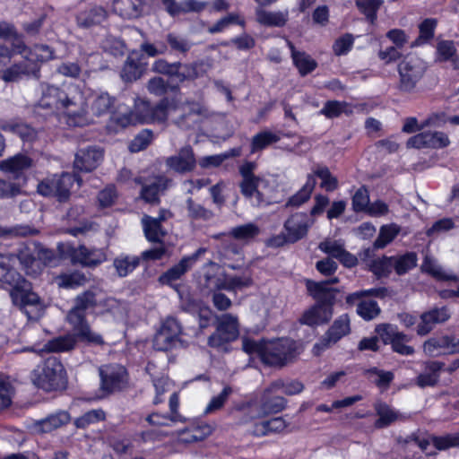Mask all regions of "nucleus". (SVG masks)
Masks as SVG:
<instances>
[{
	"label": "nucleus",
	"mask_w": 459,
	"mask_h": 459,
	"mask_svg": "<svg viewBox=\"0 0 459 459\" xmlns=\"http://www.w3.org/2000/svg\"><path fill=\"white\" fill-rule=\"evenodd\" d=\"M450 311L446 307H435L420 316V321L417 325V333L426 335L432 331L436 324H442L450 318Z\"/></svg>",
	"instance_id": "393cba45"
},
{
	"label": "nucleus",
	"mask_w": 459,
	"mask_h": 459,
	"mask_svg": "<svg viewBox=\"0 0 459 459\" xmlns=\"http://www.w3.org/2000/svg\"><path fill=\"white\" fill-rule=\"evenodd\" d=\"M117 307L118 302L116 299L111 298L104 299L100 290H89L75 298L74 305L67 315V320L82 341L92 344H102L101 335L91 331L87 324L85 312L100 307V312L114 313V308Z\"/></svg>",
	"instance_id": "f03ea898"
},
{
	"label": "nucleus",
	"mask_w": 459,
	"mask_h": 459,
	"mask_svg": "<svg viewBox=\"0 0 459 459\" xmlns=\"http://www.w3.org/2000/svg\"><path fill=\"white\" fill-rule=\"evenodd\" d=\"M281 139L280 135L271 131H263L255 134L252 139L251 152L255 153L263 150L270 144L278 142Z\"/></svg>",
	"instance_id": "603ef678"
},
{
	"label": "nucleus",
	"mask_w": 459,
	"mask_h": 459,
	"mask_svg": "<svg viewBox=\"0 0 459 459\" xmlns=\"http://www.w3.org/2000/svg\"><path fill=\"white\" fill-rule=\"evenodd\" d=\"M369 377L378 387L385 389L394 378L390 371H383L377 368L369 371Z\"/></svg>",
	"instance_id": "338daca9"
},
{
	"label": "nucleus",
	"mask_w": 459,
	"mask_h": 459,
	"mask_svg": "<svg viewBox=\"0 0 459 459\" xmlns=\"http://www.w3.org/2000/svg\"><path fill=\"white\" fill-rule=\"evenodd\" d=\"M188 216L195 220H209L212 213L204 208L202 205L195 204L192 199L186 201Z\"/></svg>",
	"instance_id": "774afa93"
},
{
	"label": "nucleus",
	"mask_w": 459,
	"mask_h": 459,
	"mask_svg": "<svg viewBox=\"0 0 459 459\" xmlns=\"http://www.w3.org/2000/svg\"><path fill=\"white\" fill-rule=\"evenodd\" d=\"M380 292L381 290L377 289L357 291L348 295L346 302L351 305L356 304L358 315L364 320L369 321L377 317L380 313L379 306L369 296H377Z\"/></svg>",
	"instance_id": "dca6fc26"
},
{
	"label": "nucleus",
	"mask_w": 459,
	"mask_h": 459,
	"mask_svg": "<svg viewBox=\"0 0 459 459\" xmlns=\"http://www.w3.org/2000/svg\"><path fill=\"white\" fill-rule=\"evenodd\" d=\"M40 91L37 108L48 109L50 113L61 112L66 125L71 126L74 110L82 103L79 86L69 83L60 88L41 83Z\"/></svg>",
	"instance_id": "39448f33"
},
{
	"label": "nucleus",
	"mask_w": 459,
	"mask_h": 459,
	"mask_svg": "<svg viewBox=\"0 0 459 459\" xmlns=\"http://www.w3.org/2000/svg\"><path fill=\"white\" fill-rule=\"evenodd\" d=\"M166 165L170 169L186 173L194 170L196 165V160L191 146H184L179 152L166 160Z\"/></svg>",
	"instance_id": "a878e982"
},
{
	"label": "nucleus",
	"mask_w": 459,
	"mask_h": 459,
	"mask_svg": "<svg viewBox=\"0 0 459 459\" xmlns=\"http://www.w3.org/2000/svg\"><path fill=\"white\" fill-rule=\"evenodd\" d=\"M401 227L395 223L383 225L379 234L374 242L375 248H384L390 244L400 233Z\"/></svg>",
	"instance_id": "79ce46f5"
},
{
	"label": "nucleus",
	"mask_w": 459,
	"mask_h": 459,
	"mask_svg": "<svg viewBox=\"0 0 459 459\" xmlns=\"http://www.w3.org/2000/svg\"><path fill=\"white\" fill-rule=\"evenodd\" d=\"M203 64L195 63L192 65L175 63V69L172 78L182 82L186 80H194L199 77L204 70L202 69Z\"/></svg>",
	"instance_id": "473e14b6"
},
{
	"label": "nucleus",
	"mask_w": 459,
	"mask_h": 459,
	"mask_svg": "<svg viewBox=\"0 0 459 459\" xmlns=\"http://www.w3.org/2000/svg\"><path fill=\"white\" fill-rule=\"evenodd\" d=\"M170 180L163 176L156 177L152 182L143 186L142 198L148 203H155L159 200V195L168 188Z\"/></svg>",
	"instance_id": "7c9ffc66"
},
{
	"label": "nucleus",
	"mask_w": 459,
	"mask_h": 459,
	"mask_svg": "<svg viewBox=\"0 0 459 459\" xmlns=\"http://www.w3.org/2000/svg\"><path fill=\"white\" fill-rule=\"evenodd\" d=\"M74 183V178L72 174L63 173L42 180L38 185V192L44 196H55L62 202L68 199Z\"/></svg>",
	"instance_id": "4468645a"
},
{
	"label": "nucleus",
	"mask_w": 459,
	"mask_h": 459,
	"mask_svg": "<svg viewBox=\"0 0 459 459\" xmlns=\"http://www.w3.org/2000/svg\"><path fill=\"white\" fill-rule=\"evenodd\" d=\"M259 234V227L252 222L234 227L230 230V235L234 238L245 242L254 239Z\"/></svg>",
	"instance_id": "09e8293b"
},
{
	"label": "nucleus",
	"mask_w": 459,
	"mask_h": 459,
	"mask_svg": "<svg viewBox=\"0 0 459 459\" xmlns=\"http://www.w3.org/2000/svg\"><path fill=\"white\" fill-rule=\"evenodd\" d=\"M459 350V340L450 336L433 337L423 344V351L429 357L454 353Z\"/></svg>",
	"instance_id": "5701e85b"
},
{
	"label": "nucleus",
	"mask_w": 459,
	"mask_h": 459,
	"mask_svg": "<svg viewBox=\"0 0 459 459\" xmlns=\"http://www.w3.org/2000/svg\"><path fill=\"white\" fill-rule=\"evenodd\" d=\"M38 233L37 230L27 225H17L13 227L0 226V238L27 237L33 236Z\"/></svg>",
	"instance_id": "4d7b16f0"
},
{
	"label": "nucleus",
	"mask_w": 459,
	"mask_h": 459,
	"mask_svg": "<svg viewBox=\"0 0 459 459\" xmlns=\"http://www.w3.org/2000/svg\"><path fill=\"white\" fill-rule=\"evenodd\" d=\"M70 420V416L66 411H61L55 414L49 415L44 420L37 422L35 429L38 432L47 433L55 430Z\"/></svg>",
	"instance_id": "2f4dec72"
},
{
	"label": "nucleus",
	"mask_w": 459,
	"mask_h": 459,
	"mask_svg": "<svg viewBox=\"0 0 459 459\" xmlns=\"http://www.w3.org/2000/svg\"><path fill=\"white\" fill-rule=\"evenodd\" d=\"M181 332V325L175 318H167L154 336L153 347L158 351H169L178 345H183L179 338Z\"/></svg>",
	"instance_id": "2eb2a0df"
},
{
	"label": "nucleus",
	"mask_w": 459,
	"mask_h": 459,
	"mask_svg": "<svg viewBox=\"0 0 459 459\" xmlns=\"http://www.w3.org/2000/svg\"><path fill=\"white\" fill-rule=\"evenodd\" d=\"M221 268L215 263H209L204 266V286L210 290L223 289L235 290L247 288L252 285V278L248 275L230 277L222 280Z\"/></svg>",
	"instance_id": "9b49d317"
},
{
	"label": "nucleus",
	"mask_w": 459,
	"mask_h": 459,
	"mask_svg": "<svg viewBox=\"0 0 459 459\" xmlns=\"http://www.w3.org/2000/svg\"><path fill=\"white\" fill-rule=\"evenodd\" d=\"M203 253H204V249L200 248L192 255L183 257L178 264L168 270L160 277V281L161 283L169 284L173 281L179 279L193 266Z\"/></svg>",
	"instance_id": "cd10ccee"
},
{
	"label": "nucleus",
	"mask_w": 459,
	"mask_h": 459,
	"mask_svg": "<svg viewBox=\"0 0 459 459\" xmlns=\"http://www.w3.org/2000/svg\"><path fill=\"white\" fill-rule=\"evenodd\" d=\"M101 389L112 393L121 389L126 382V371L121 365H107L100 369Z\"/></svg>",
	"instance_id": "412c9836"
},
{
	"label": "nucleus",
	"mask_w": 459,
	"mask_h": 459,
	"mask_svg": "<svg viewBox=\"0 0 459 459\" xmlns=\"http://www.w3.org/2000/svg\"><path fill=\"white\" fill-rule=\"evenodd\" d=\"M304 390V385L298 380H282L278 379L273 382L268 387L267 392L281 391L286 395H295L300 394Z\"/></svg>",
	"instance_id": "58836bf2"
},
{
	"label": "nucleus",
	"mask_w": 459,
	"mask_h": 459,
	"mask_svg": "<svg viewBox=\"0 0 459 459\" xmlns=\"http://www.w3.org/2000/svg\"><path fill=\"white\" fill-rule=\"evenodd\" d=\"M106 17V11L102 7L97 6L80 13L77 16V22L79 26L88 28L101 23Z\"/></svg>",
	"instance_id": "f704fd0d"
},
{
	"label": "nucleus",
	"mask_w": 459,
	"mask_h": 459,
	"mask_svg": "<svg viewBox=\"0 0 459 459\" xmlns=\"http://www.w3.org/2000/svg\"><path fill=\"white\" fill-rule=\"evenodd\" d=\"M152 139V133L149 130H143L131 142L129 149L132 152H138L145 149L150 144Z\"/></svg>",
	"instance_id": "69168bd1"
},
{
	"label": "nucleus",
	"mask_w": 459,
	"mask_h": 459,
	"mask_svg": "<svg viewBox=\"0 0 459 459\" xmlns=\"http://www.w3.org/2000/svg\"><path fill=\"white\" fill-rule=\"evenodd\" d=\"M103 159V152L96 147L80 149L74 159V168L80 171L90 172L95 169Z\"/></svg>",
	"instance_id": "bb28decb"
},
{
	"label": "nucleus",
	"mask_w": 459,
	"mask_h": 459,
	"mask_svg": "<svg viewBox=\"0 0 459 459\" xmlns=\"http://www.w3.org/2000/svg\"><path fill=\"white\" fill-rule=\"evenodd\" d=\"M256 163L246 161L239 167L241 195L252 206H266L277 202L279 184L272 174L255 175Z\"/></svg>",
	"instance_id": "7ed1b4c3"
},
{
	"label": "nucleus",
	"mask_w": 459,
	"mask_h": 459,
	"mask_svg": "<svg viewBox=\"0 0 459 459\" xmlns=\"http://www.w3.org/2000/svg\"><path fill=\"white\" fill-rule=\"evenodd\" d=\"M350 331V318L347 314H343L333 321L326 333L333 342H337L343 336L347 335Z\"/></svg>",
	"instance_id": "c03bdc74"
},
{
	"label": "nucleus",
	"mask_w": 459,
	"mask_h": 459,
	"mask_svg": "<svg viewBox=\"0 0 459 459\" xmlns=\"http://www.w3.org/2000/svg\"><path fill=\"white\" fill-rule=\"evenodd\" d=\"M376 332L385 343L392 345L395 352L402 355H411L414 352L413 348L406 344L410 338L399 332L395 325L388 324L379 325L377 326Z\"/></svg>",
	"instance_id": "a211bd4d"
},
{
	"label": "nucleus",
	"mask_w": 459,
	"mask_h": 459,
	"mask_svg": "<svg viewBox=\"0 0 459 459\" xmlns=\"http://www.w3.org/2000/svg\"><path fill=\"white\" fill-rule=\"evenodd\" d=\"M144 0H114L113 9L126 19L137 18L142 14Z\"/></svg>",
	"instance_id": "c756f323"
},
{
	"label": "nucleus",
	"mask_w": 459,
	"mask_h": 459,
	"mask_svg": "<svg viewBox=\"0 0 459 459\" xmlns=\"http://www.w3.org/2000/svg\"><path fill=\"white\" fill-rule=\"evenodd\" d=\"M382 0H357L356 4L362 13L370 21L371 23L377 19V12L381 6Z\"/></svg>",
	"instance_id": "bf43d9fd"
},
{
	"label": "nucleus",
	"mask_w": 459,
	"mask_h": 459,
	"mask_svg": "<svg viewBox=\"0 0 459 459\" xmlns=\"http://www.w3.org/2000/svg\"><path fill=\"white\" fill-rule=\"evenodd\" d=\"M75 345V338L74 335H65L55 338L49 341L42 349V351L51 352H62L72 350Z\"/></svg>",
	"instance_id": "8fccbe9b"
},
{
	"label": "nucleus",
	"mask_w": 459,
	"mask_h": 459,
	"mask_svg": "<svg viewBox=\"0 0 459 459\" xmlns=\"http://www.w3.org/2000/svg\"><path fill=\"white\" fill-rule=\"evenodd\" d=\"M4 131L18 134L23 141L31 142L37 138L38 132L26 124H6L3 126Z\"/></svg>",
	"instance_id": "6e6d98bb"
},
{
	"label": "nucleus",
	"mask_w": 459,
	"mask_h": 459,
	"mask_svg": "<svg viewBox=\"0 0 459 459\" xmlns=\"http://www.w3.org/2000/svg\"><path fill=\"white\" fill-rule=\"evenodd\" d=\"M54 58V51L47 45L27 47L22 39L13 42V50L0 46V77L5 82L24 77L39 78L40 63Z\"/></svg>",
	"instance_id": "f257e3e1"
},
{
	"label": "nucleus",
	"mask_w": 459,
	"mask_h": 459,
	"mask_svg": "<svg viewBox=\"0 0 459 459\" xmlns=\"http://www.w3.org/2000/svg\"><path fill=\"white\" fill-rule=\"evenodd\" d=\"M142 223L146 238L152 242H160L165 232L159 220L144 215L142 219Z\"/></svg>",
	"instance_id": "ea45409f"
},
{
	"label": "nucleus",
	"mask_w": 459,
	"mask_h": 459,
	"mask_svg": "<svg viewBox=\"0 0 459 459\" xmlns=\"http://www.w3.org/2000/svg\"><path fill=\"white\" fill-rule=\"evenodd\" d=\"M145 63L142 62L141 55L138 52L133 51L129 54L121 71V78L125 82H133L139 79L144 69Z\"/></svg>",
	"instance_id": "c85d7f7f"
},
{
	"label": "nucleus",
	"mask_w": 459,
	"mask_h": 459,
	"mask_svg": "<svg viewBox=\"0 0 459 459\" xmlns=\"http://www.w3.org/2000/svg\"><path fill=\"white\" fill-rule=\"evenodd\" d=\"M235 23L241 24L242 21L237 13H230L219 20L213 25L208 27L207 31L211 34L220 33L228 29L231 24Z\"/></svg>",
	"instance_id": "e2e57ef3"
},
{
	"label": "nucleus",
	"mask_w": 459,
	"mask_h": 459,
	"mask_svg": "<svg viewBox=\"0 0 459 459\" xmlns=\"http://www.w3.org/2000/svg\"><path fill=\"white\" fill-rule=\"evenodd\" d=\"M442 364L437 361H431L426 364L425 370L417 377V385L420 387L434 385L439 378V372Z\"/></svg>",
	"instance_id": "e433bc0d"
},
{
	"label": "nucleus",
	"mask_w": 459,
	"mask_h": 459,
	"mask_svg": "<svg viewBox=\"0 0 459 459\" xmlns=\"http://www.w3.org/2000/svg\"><path fill=\"white\" fill-rule=\"evenodd\" d=\"M319 248L346 267H353L358 263L357 257L345 249L344 243L341 240L325 239L319 244Z\"/></svg>",
	"instance_id": "b1692460"
},
{
	"label": "nucleus",
	"mask_w": 459,
	"mask_h": 459,
	"mask_svg": "<svg viewBox=\"0 0 459 459\" xmlns=\"http://www.w3.org/2000/svg\"><path fill=\"white\" fill-rule=\"evenodd\" d=\"M142 108L146 113L140 116L141 123L163 122L169 116H173L174 122L183 129L194 127L204 117L209 116V110L199 102H186L180 105L162 100L155 108H150L149 104L143 102ZM141 110V107H137Z\"/></svg>",
	"instance_id": "20e7f679"
},
{
	"label": "nucleus",
	"mask_w": 459,
	"mask_h": 459,
	"mask_svg": "<svg viewBox=\"0 0 459 459\" xmlns=\"http://www.w3.org/2000/svg\"><path fill=\"white\" fill-rule=\"evenodd\" d=\"M376 410L379 417L376 422V426L378 428L388 426L392 422L395 421L399 417L396 411L384 403L378 404Z\"/></svg>",
	"instance_id": "13d9d810"
},
{
	"label": "nucleus",
	"mask_w": 459,
	"mask_h": 459,
	"mask_svg": "<svg viewBox=\"0 0 459 459\" xmlns=\"http://www.w3.org/2000/svg\"><path fill=\"white\" fill-rule=\"evenodd\" d=\"M371 272L378 277L387 275L393 268L392 257H382L370 261L368 264Z\"/></svg>",
	"instance_id": "052dcab7"
},
{
	"label": "nucleus",
	"mask_w": 459,
	"mask_h": 459,
	"mask_svg": "<svg viewBox=\"0 0 459 459\" xmlns=\"http://www.w3.org/2000/svg\"><path fill=\"white\" fill-rule=\"evenodd\" d=\"M288 20L286 13L282 12H266L264 10H258L256 12V21L266 26H283Z\"/></svg>",
	"instance_id": "a18cd8bd"
},
{
	"label": "nucleus",
	"mask_w": 459,
	"mask_h": 459,
	"mask_svg": "<svg viewBox=\"0 0 459 459\" xmlns=\"http://www.w3.org/2000/svg\"><path fill=\"white\" fill-rule=\"evenodd\" d=\"M315 186L316 179L312 175H307L305 185L298 193H296L289 199L288 205L299 206L305 202H307L310 198V195L315 188Z\"/></svg>",
	"instance_id": "de8ad7c7"
},
{
	"label": "nucleus",
	"mask_w": 459,
	"mask_h": 459,
	"mask_svg": "<svg viewBox=\"0 0 459 459\" xmlns=\"http://www.w3.org/2000/svg\"><path fill=\"white\" fill-rule=\"evenodd\" d=\"M56 283L61 288L74 289L87 282L86 276L80 272L63 273L56 278Z\"/></svg>",
	"instance_id": "3c124183"
},
{
	"label": "nucleus",
	"mask_w": 459,
	"mask_h": 459,
	"mask_svg": "<svg viewBox=\"0 0 459 459\" xmlns=\"http://www.w3.org/2000/svg\"><path fill=\"white\" fill-rule=\"evenodd\" d=\"M238 335V321L236 316L224 314L219 318L216 332L208 339L212 347H220L223 343L235 340Z\"/></svg>",
	"instance_id": "f3484780"
},
{
	"label": "nucleus",
	"mask_w": 459,
	"mask_h": 459,
	"mask_svg": "<svg viewBox=\"0 0 459 459\" xmlns=\"http://www.w3.org/2000/svg\"><path fill=\"white\" fill-rule=\"evenodd\" d=\"M0 281L13 287L10 296L13 304L22 311L40 299L35 292L30 290V283L20 273L10 268V258L4 255H0Z\"/></svg>",
	"instance_id": "1a4fd4ad"
},
{
	"label": "nucleus",
	"mask_w": 459,
	"mask_h": 459,
	"mask_svg": "<svg viewBox=\"0 0 459 459\" xmlns=\"http://www.w3.org/2000/svg\"><path fill=\"white\" fill-rule=\"evenodd\" d=\"M140 259L137 256L121 255L114 260V267L120 277H125L132 273L139 264Z\"/></svg>",
	"instance_id": "49530a36"
},
{
	"label": "nucleus",
	"mask_w": 459,
	"mask_h": 459,
	"mask_svg": "<svg viewBox=\"0 0 459 459\" xmlns=\"http://www.w3.org/2000/svg\"><path fill=\"white\" fill-rule=\"evenodd\" d=\"M274 393L275 392H267V388L264 390L261 398L262 406L259 416H264L270 413H277L285 408L286 400L283 397L270 396Z\"/></svg>",
	"instance_id": "72a5a7b5"
},
{
	"label": "nucleus",
	"mask_w": 459,
	"mask_h": 459,
	"mask_svg": "<svg viewBox=\"0 0 459 459\" xmlns=\"http://www.w3.org/2000/svg\"><path fill=\"white\" fill-rule=\"evenodd\" d=\"M33 166V159L22 152L0 160V171L13 180L25 179V172Z\"/></svg>",
	"instance_id": "6ab92c4d"
},
{
	"label": "nucleus",
	"mask_w": 459,
	"mask_h": 459,
	"mask_svg": "<svg viewBox=\"0 0 459 459\" xmlns=\"http://www.w3.org/2000/svg\"><path fill=\"white\" fill-rule=\"evenodd\" d=\"M338 282V278L333 277L329 281L316 282L307 281V288L309 294L318 301V304L307 309L299 319L302 325L317 326L327 323L332 316L333 309L330 304L333 299V290L329 288L330 284Z\"/></svg>",
	"instance_id": "0eeeda50"
},
{
	"label": "nucleus",
	"mask_w": 459,
	"mask_h": 459,
	"mask_svg": "<svg viewBox=\"0 0 459 459\" xmlns=\"http://www.w3.org/2000/svg\"><path fill=\"white\" fill-rule=\"evenodd\" d=\"M422 270L439 281H459V277L445 271L435 259L426 256L422 264Z\"/></svg>",
	"instance_id": "c9c22d12"
},
{
	"label": "nucleus",
	"mask_w": 459,
	"mask_h": 459,
	"mask_svg": "<svg viewBox=\"0 0 459 459\" xmlns=\"http://www.w3.org/2000/svg\"><path fill=\"white\" fill-rule=\"evenodd\" d=\"M314 178L321 179L320 186L326 191H333L338 187L337 178L330 172L329 169L323 165H316L313 168L310 174Z\"/></svg>",
	"instance_id": "37998d69"
},
{
	"label": "nucleus",
	"mask_w": 459,
	"mask_h": 459,
	"mask_svg": "<svg viewBox=\"0 0 459 459\" xmlns=\"http://www.w3.org/2000/svg\"><path fill=\"white\" fill-rule=\"evenodd\" d=\"M314 220L305 212H296L290 215L284 223V238L290 243H295L305 238Z\"/></svg>",
	"instance_id": "aec40b11"
},
{
	"label": "nucleus",
	"mask_w": 459,
	"mask_h": 459,
	"mask_svg": "<svg viewBox=\"0 0 459 459\" xmlns=\"http://www.w3.org/2000/svg\"><path fill=\"white\" fill-rule=\"evenodd\" d=\"M242 348L245 352L257 355L264 364L270 366L281 367L298 354L296 342L288 338L265 342L245 337L242 339Z\"/></svg>",
	"instance_id": "423d86ee"
},
{
	"label": "nucleus",
	"mask_w": 459,
	"mask_h": 459,
	"mask_svg": "<svg viewBox=\"0 0 459 459\" xmlns=\"http://www.w3.org/2000/svg\"><path fill=\"white\" fill-rule=\"evenodd\" d=\"M425 70V64L420 58L408 56L403 59L398 65L399 89L404 92H412Z\"/></svg>",
	"instance_id": "f8f14e48"
},
{
	"label": "nucleus",
	"mask_w": 459,
	"mask_h": 459,
	"mask_svg": "<svg viewBox=\"0 0 459 459\" xmlns=\"http://www.w3.org/2000/svg\"><path fill=\"white\" fill-rule=\"evenodd\" d=\"M433 446L438 450H446L450 447L459 446V433L449 434L442 437L431 436Z\"/></svg>",
	"instance_id": "0e129e2a"
},
{
	"label": "nucleus",
	"mask_w": 459,
	"mask_h": 459,
	"mask_svg": "<svg viewBox=\"0 0 459 459\" xmlns=\"http://www.w3.org/2000/svg\"><path fill=\"white\" fill-rule=\"evenodd\" d=\"M231 394L232 388L230 385L224 386V388L219 394L212 397V399L204 408V414L208 415L221 410L224 406Z\"/></svg>",
	"instance_id": "864d4df0"
},
{
	"label": "nucleus",
	"mask_w": 459,
	"mask_h": 459,
	"mask_svg": "<svg viewBox=\"0 0 459 459\" xmlns=\"http://www.w3.org/2000/svg\"><path fill=\"white\" fill-rule=\"evenodd\" d=\"M393 268L398 274H403L416 266L417 256L414 253H407L403 255L392 257Z\"/></svg>",
	"instance_id": "5fc2aeb1"
},
{
	"label": "nucleus",
	"mask_w": 459,
	"mask_h": 459,
	"mask_svg": "<svg viewBox=\"0 0 459 459\" xmlns=\"http://www.w3.org/2000/svg\"><path fill=\"white\" fill-rule=\"evenodd\" d=\"M62 255L69 257L73 264H81L84 266H96L107 260L104 249H89L84 246L74 247L70 245L59 246Z\"/></svg>",
	"instance_id": "ddd939ff"
},
{
	"label": "nucleus",
	"mask_w": 459,
	"mask_h": 459,
	"mask_svg": "<svg viewBox=\"0 0 459 459\" xmlns=\"http://www.w3.org/2000/svg\"><path fill=\"white\" fill-rule=\"evenodd\" d=\"M450 143L448 136L442 132H423L411 137L407 146L411 148H444Z\"/></svg>",
	"instance_id": "4be33fe9"
},
{
	"label": "nucleus",
	"mask_w": 459,
	"mask_h": 459,
	"mask_svg": "<svg viewBox=\"0 0 459 459\" xmlns=\"http://www.w3.org/2000/svg\"><path fill=\"white\" fill-rule=\"evenodd\" d=\"M290 48L291 49V56L297 68L301 75H306L311 73L316 67V61L304 52H298L294 49L293 45L287 41Z\"/></svg>",
	"instance_id": "4c0bfd02"
},
{
	"label": "nucleus",
	"mask_w": 459,
	"mask_h": 459,
	"mask_svg": "<svg viewBox=\"0 0 459 459\" xmlns=\"http://www.w3.org/2000/svg\"><path fill=\"white\" fill-rule=\"evenodd\" d=\"M105 419V412L100 409L91 410L85 412L81 417L75 420V425L77 428H86L91 424L97 423Z\"/></svg>",
	"instance_id": "680f3d73"
},
{
	"label": "nucleus",
	"mask_w": 459,
	"mask_h": 459,
	"mask_svg": "<svg viewBox=\"0 0 459 459\" xmlns=\"http://www.w3.org/2000/svg\"><path fill=\"white\" fill-rule=\"evenodd\" d=\"M240 153V148H233L224 153L202 157L199 159L198 163L203 169L217 168L221 166L225 160L239 156Z\"/></svg>",
	"instance_id": "a19ab883"
},
{
	"label": "nucleus",
	"mask_w": 459,
	"mask_h": 459,
	"mask_svg": "<svg viewBox=\"0 0 459 459\" xmlns=\"http://www.w3.org/2000/svg\"><path fill=\"white\" fill-rule=\"evenodd\" d=\"M33 383L45 391H53L65 385V369L56 357H49L33 373Z\"/></svg>",
	"instance_id": "9d476101"
},
{
	"label": "nucleus",
	"mask_w": 459,
	"mask_h": 459,
	"mask_svg": "<svg viewBox=\"0 0 459 459\" xmlns=\"http://www.w3.org/2000/svg\"><path fill=\"white\" fill-rule=\"evenodd\" d=\"M80 95L82 103L74 110L71 126L95 123L96 118L107 116L114 105V99L106 91L90 92L80 89Z\"/></svg>",
	"instance_id": "6e6552de"
}]
</instances>
